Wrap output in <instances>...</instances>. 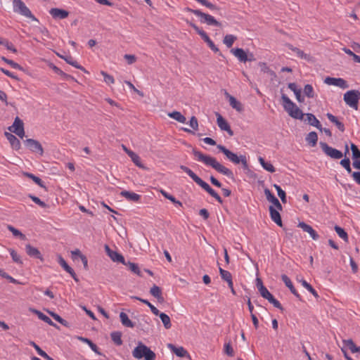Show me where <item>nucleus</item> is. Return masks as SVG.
Returning a JSON list of instances; mask_svg holds the SVG:
<instances>
[{"mask_svg":"<svg viewBox=\"0 0 360 360\" xmlns=\"http://www.w3.org/2000/svg\"><path fill=\"white\" fill-rule=\"evenodd\" d=\"M192 153L198 159V160L202 162L207 166L212 167L216 171L226 176L231 180H235L233 172L229 168L220 164L215 158L205 155L200 151L197 150L195 148H193Z\"/></svg>","mask_w":360,"mask_h":360,"instance_id":"obj_1","label":"nucleus"},{"mask_svg":"<svg viewBox=\"0 0 360 360\" xmlns=\"http://www.w3.org/2000/svg\"><path fill=\"white\" fill-rule=\"evenodd\" d=\"M180 169L186 172L199 186L207 191L212 198H214L219 203L222 204L223 200L219 195L210 187V186L201 179L195 174L190 168L184 165H180Z\"/></svg>","mask_w":360,"mask_h":360,"instance_id":"obj_2","label":"nucleus"},{"mask_svg":"<svg viewBox=\"0 0 360 360\" xmlns=\"http://www.w3.org/2000/svg\"><path fill=\"white\" fill-rule=\"evenodd\" d=\"M281 99L283 101V106L288 115L297 120H302L304 113L285 94H282Z\"/></svg>","mask_w":360,"mask_h":360,"instance_id":"obj_3","label":"nucleus"},{"mask_svg":"<svg viewBox=\"0 0 360 360\" xmlns=\"http://www.w3.org/2000/svg\"><path fill=\"white\" fill-rule=\"evenodd\" d=\"M132 355L135 359L145 360H155L156 354L148 347L141 342H139L138 345L134 349Z\"/></svg>","mask_w":360,"mask_h":360,"instance_id":"obj_4","label":"nucleus"},{"mask_svg":"<svg viewBox=\"0 0 360 360\" xmlns=\"http://www.w3.org/2000/svg\"><path fill=\"white\" fill-rule=\"evenodd\" d=\"M343 99L347 105L354 110H357L359 100L360 99V91L358 90H349L344 94Z\"/></svg>","mask_w":360,"mask_h":360,"instance_id":"obj_5","label":"nucleus"},{"mask_svg":"<svg viewBox=\"0 0 360 360\" xmlns=\"http://www.w3.org/2000/svg\"><path fill=\"white\" fill-rule=\"evenodd\" d=\"M13 11L18 13L22 15L32 19L33 21L38 22L39 20L32 15L30 10L26 6L22 0H13Z\"/></svg>","mask_w":360,"mask_h":360,"instance_id":"obj_6","label":"nucleus"},{"mask_svg":"<svg viewBox=\"0 0 360 360\" xmlns=\"http://www.w3.org/2000/svg\"><path fill=\"white\" fill-rule=\"evenodd\" d=\"M319 146L324 153L333 159L339 160L343 156V154L340 150L329 146L325 142L321 141L319 143Z\"/></svg>","mask_w":360,"mask_h":360,"instance_id":"obj_7","label":"nucleus"},{"mask_svg":"<svg viewBox=\"0 0 360 360\" xmlns=\"http://www.w3.org/2000/svg\"><path fill=\"white\" fill-rule=\"evenodd\" d=\"M259 294L261 296L267 300L271 304L274 305V307L278 309L281 311L284 310L283 307H282L281 304L278 301L273 295L268 290V289L264 287V288H262L260 290H259Z\"/></svg>","mask_w":360,"mask_h":360,"instance_id":"obj_8","label":"nucleus"},{"mask_svg":"<svg viewBox=\"0 0 360 360\" xmlns=\"http://www.w3.org/2000/svg\"><path fill=\"white\" fill-rule=\"evenodd\" d=\"M25 146L32 153H37L40 155H43L44 149L41 144L39 141L33 139H27L24 140Z\"/></svg>","mask_w":360,"mask_h":360,"instance_id":"obj_9","label":"nucleus"},{"mask_svg":"<svg viewBox=\"0 0 360 360\" xmlns=\"http://www.w3.org/2000/svg\"><path fill=\"white\" fill-rule=\"evenodd\" d=\"M217 148L220 152L224 153L226 158L229 159L231 162L236 165L240 164V155L238 156L236 153H234L222 145H217Z\"/></svg>","mask_w":360,"mask_h":360,"instance_id":"obj_10","label":"nucleus"},{"mask_svg":"<svg viewBox=\"0 0 360 360\" xmlns=\"http://www.w3.org/2000/svg\"><path fill=\"white\" fill-rule=\"evenodd\" d=\"M324 83H326L328 85H333L338 86L342 89H345L349 87L347 82L342 78L327 77L324 79Z\"/></svg>","mask_w":360,"mask_h":360,"instance_id":"obj_11","label":"nucleus"},{"mask_svg":"<svg viewBox=\"0 0 360 360\" xmlns=\"http://www.w3.org/2000/svg\"><path fill=\"white\" fill-rule=\"evenodd\" d=\"M216 115L217 122L220 129L226 131L231 136H233V131L228 122L219 112H216Z\"/></svg>","mask_w":360,"mask_h":360,"instance_id":"obj_12","label":"nucleus"},{"mask_svg":"<svg viewBox=\"0 0 360 360\" xmlns=\"http://www.w3.org/2000/svg\"><path fill=\"white\" fill-rule=\"evenodd\" d=\"M105 250L108 256L115 262L125 264L124 257L119 252L112 250L108 245H105Z\"/></svg>","mask_w":360,"mask_h":360,"instance_id":"obj_13","label":"nucleus"},{"mask_svg":"<svg viewBox=\"0 0 360 360\" xmlns=\"http://www.w3.org/2000/svg\"><path fill=\"white\" fill-rule=\"evenodd\" d=\"M200 18V22L202 23H206L208 25H214L217 27H220L221 23L217 21L214 18L209 14L203 13L200 11V13L198 15Z\"/></svg>","mask_w":360,"mask_h":360,"instance_id":"obj_14","label":"nucleus"},{"mask_svg":"<svg viewBox=\"0 0 360 360\" xmlns=\"http://www.w3.org/2000/svg\"><path fill=\"white\" fill-rule=\"evenodd\" d=\"M266 200L271 202L278 210H282L283 207L278 198L267 188L264 190Z\"/></svg>","mask_w":360,"mask_h":360,"instance_id":"obj_15","label":"nucleus"},{"mask_svg":"<svg viewBox=\"0 0 360 360\" xmlns=\"http://www.w3.org/2000/svg\"><path fill=\"white\" fill-rule=\"evenodd\" d=\"M58 262L60 265L72 276V278L76 281L79 282V278H77L75 271L68 264L65 260L63 258L61 255H58Z\"/></svg>","mask_w":360,"mask_h":360,"instance_id":"obj_16","label":"nucleus"},{"mask_svg":"<svg viewBox=\"0 0 360 360\" xmlns=\"http://www.w3.org/2000/svg\"><path fill=\"white\" fill-rule=\"evenodd\" d=\"M297 226L301 228L304 232L308 233L313 240H316L319 238V235L316 232V231L314 230L310 225L304 223V221L299 222Z\"/></svg>","mask_w":360,"mask_h":360,"instance_id":"obj_17","label":"nucleus"},{"mask_svg":"<svg viewBox=\"0 0 360 360\" xmlns=\"http://www.w3.org/2000/svg\"><path fill=\"white\" fill-rule=\"evenodd\" d=\"M168 348L179 357H188L191 359L190 354L183 347H176L173 344H168Z\"/></svg>","mask_w":360,"mask_h":360,"instance_id":"obj_18","label":"nucleus"},{"mask_svg":"<svg viewBox=\"0 0 360 360\" xmlns=\"http://www.w3.org/2000/svg\"><path fill=\"white\" fill-rule=\"evenodd\" d=\"M281 279L282 281H283V283H285V285H286V287H288L289 288V290H290V292L297 297L299 299V300H302V297L300 296V295L297 292V291L296 290V289L295 288L292 281H290V279L288 278V276L285 274H282L281 275Z\"/></svg>","mask_w":360,"mask_h":360,"instance_id":"obj_19","label":"nucleus"},{"mask_svg":"<svg viewBox=\"0 0 360 360\" xmlns=\"http://www.w3.org/2000/svg\"><path fill=\"white\" fill-rule=\"evenodd\" d=\"M25 251H26V253L30 257L39 259L41 261L44 260L40 251L37 248L32 246L30 244H27L25 245Z\"/></svg>","mask_w":360,"mask_h":360,"instance_id":"obj_20","label":"nucleus"},{"mask_svg":"<svg viewBox=\"0 0 360 360\" xmlns=\"http://www.w3.org/2000/svg\"><path fill=\"white\" fill-rule=\"evenodd\" d=\"M50 14L55 19H65L68 15L69 12L61 8H53L49 11Z\"/></svg>","mask_w":360,"mask_h":360,"instance_id":"obj_21","label":"nucleus"},{"mask_svg":"<svg viewBox=\"0 0 360 360\" xmlns=\"http://www.w3.org/2000/svg\"><path fill=\"white\" fill-rule=\"evenodd\" d=\"M231 53L241 63L247 62V52L242 48L231 49Z\"/></svg>","mask_w":360,"mask_h":360,"instance_id":"obj_22","label":"nucleus"},{"mask_svg":"<svg viewBox=\"0 0 360 360\" xmlns=\"http://www.w3.org/2000/svg\"><path fill=\"white\" fill-rule=\"evenodd\" d=\"M269 209L271 220L274 221L278 226L283 227L281 216L278 211L276 210L272 205L269 206Z\"/></svg>","mask_w":360,"mask_h":360,"instance_id":"obj_23","label":"nucleus"},{"mask_svg":"<svg viewBox=\"0 0 360 360\" xmlns=\"http://www.w3.org/2000/svg\"><path fill=\"white\" fill-rule=\"evenodd\" d=\"M286 46L290 50L295 53L298 58L304 59L307 61L311 60V56L309 54L305 53L303 51L300 50L297 47L293 46L290 44H287Z\"/></svg>","mask_w":360,"mask_h":360,"instance_id":"obj_24","label":"nucleus"},{"mask_svg":"<svg viewBox=\"0 0 360 360\" xmlns=\"http://www.w3.org/2000/svg\"><path fill=\"white\" fill-rule=\"evenodd\" d=\"M186 22H187V24H188L191 27H193L195 30V32L201 37V38L206 43H207L210 40V38L209 37L207 34L203 30H202L201 28L198 27L195 23L192 22L188 20H186Z\"/></svg>","mask_w":360,"mask_h":360,"instance_id":"obj_25","label":"nucleus"},{"mask_svg":"<svg viewBox=\"0 0 360 360\" xmlns=\"http://www.w3.org/2000/svg\"><path fill=\"white\" fill-rule=\"evenodd\" d=\"M5 136L11 143L13 149L18 150L21 147V143L19 139H18L13 134L5 132Z\"/></svg>","mask_w":360,"mask_h":360,"instance_id":"obj_26","label":"nucleus"},{"mask_svg":"<svg viewBox=\"0 0 360 360\" xmlns=\"http://www.w3.org/2000/svg\"><path fill=\"white\" fill-rule=\"evenodd\" d=\"M350 148L352 153V159L354 160L352 165L355 169H357V167L355 166V162L360 163V150L353 143H351Z\"/></svg>","mask_w":360,"mask_h":360,"instance_id":"obj_27","label":"nucleus"},{"mask_svg":"<svg viewBox=\"0 0 360 360\" xmlns=\"http://www.w3.org/2000/svg\"><path fill=\"white\" fill-rule=\"evenodd\" d=\"M120 195L131 202H138L141 198L140 195L129 191H122L120 192Z\"/></svg>","mask_w":360,"mask_h":360,"instance_id":"obj_28","label":"nucleus"},{"mask_svg":"<svg viewBox=\"0 0 360 360\" xmlns=\"http://www.w3.org/2000/svg\"><path fill=\"white\" fill-rule=\"evenodd\" d=\"M308 124L315 127L319 131H322V126L319 120L311 113L305 114Z\"/></svg>","mask_w":360,"mask_h":360,"instance_id":"obj_29","label":"nucleus"},{"mask_svg":"<svg viewBox=\"0 0 360 360\" xmlns=\"http://www.w3.org/2000/svg\"><path fill=\"white\" fill-rule=\"evenodd\" d=\"M326 116H327L328 119L331 122H333L340 131H342V132L345 131V128L344 124L342 122L339 121L338 119L335 115H333V114H331L330 112H328L326 114Z\"/></svg>","mask_w":360,"mask_h":360,"instance_id":"obj_30","label":"nucleus"},{"mask_svg":"<svg viewBox=\"0 0 360 360\" xmlns=\"http://www.w3.org/2000/svg\"><path fill=\"white\" fill-rule=\"evenodd\" d=\"M31 311L32 312H34V314H36L38 316V318L39 319L44 321V322H46L49 325H50L51 326H53V327H56V328L58 327L56 323H54L49 316H47L46 315H45L44 314L41 312L40 311H39L37 309H31Z\"/></svg>","mask_w":360,"mask_h":360,"instance_id":"obj_31","label":"nucleus"},{"mask_svg":"<svg viewBox=\"0 0 360 360\" xmlns=\"http://www.w3.org/2000/svg\"><path fill=\"white\" fill-rule=\"evenodd\" d=\"M21 129H24V123L22 120H20L18 117H16L14 120L13 125L9 127L8 129L15 134L18 132V130H21Z\"/></svg>","mask_w":360,"mask_h":360,"instance_id":"obj_32","label":"nucleus"},{"mask_svg":"<svg viewBox=\"0 0 360 360\" xmlns=\"http://www.w3.org/2000/svg\"><path fill=\"white\" fill-rule=\"evenodd\" d=\"M120 319L122 324L125 327L129 328H134L135 326V324L133 321H131L127 314L124 312H120Z\"/></svg>","mask_w":360,"mask_h":360,"instance_id":"obj_33","label":"nucleus"},{"mask_svg":"<svg viewBox=\"0 0 360 360\" xmlns=\"http://www.w3.org/2000/svg\"><path fill=\"white\" fill-rule=\"evenodd\" d=\"M78 340L84 343H86L90 348L97 354L101 355L102 354L99 352L98 347L94 344L90 339L84 337H78Z\"/></svg>","mask_w":360,"mask_h":360,"instance_id":"obj_34","label":"nucleus"},{"mask_svg":"<svg viewBox=\"0 0 360 360\" xmlns=\"http://www.w3.org/2000/svg\"><path fill=\"white\" fill-rule=\"evenodd\" d=\"M306 141L307 143L311 146L314 147L318 141V135L316 132L315 131H311L309 132L307 136L305 138Z\"/></svg>","mask_w":360,"mask_h":360,"instance_id":"obj_35","label":"nucleus"},{"mask_svg":"<svg viewBox=\"0 0 360 360\" xmlns=\"http://www.w3.org/2000/svg\"><path fill=\"white\" fill-rule=\"evenodd\" d=\"M157 316H159L160 319H161V321H162V323L164 325V327L166 329L171 328L172 323H171L170 318H169V316L167 314H166L165 313L160 312V311H158V314Z\"/></svg>","mask_w":360,"mask_h":360,"instance_id":"obj_36","label":"nucleus"},{"mask_svg":"<svg viewBox=\"0 0 360 360\" xmlns=\"http://www.w3.org/2000/svg\"><path fill=\"white\" fill-rule=\"evenodd\" d=\"M64 60L69 65L79 70H81L84 72L89 73L88 71H86L84 67L80 65L76 60H75L71 56H66L65 58H64Z\"/></svg>","mask_w":360,"mask_h":360,"instance_id":"obj_37","label":"nucleus"},{"mask_svg":"<svg viewBox=\"0 0 360 360\" xmlns=\"http://www.w3.org/2000/svg\"><path fill=\"white\" fill-rule=\"evenodd\" d=\"M342 342L345 347L348 348L352 353L359 352L358 346L355 345L352 339L344 340Z\"/></svg>","mask_w":360,"mask_h":360,"instance_id":"obj_38","label":"nucleus"},{"mask_svg":"<svg viewBox=\"0 0 360 360\" xmlns=\"http://www.w3.org/2000/svg\"><path fill=\"white\" fill-rule=\"evenodd\" d=\"M168 116L180 123L186 122V117L179 111H173L172 112L168 113Z\"/></svg>","mask_w":360,"mask_h":360,"instance_id":"obj_39","label":"nucleus"},{"mask_svg":"<svg viewBox=\"0 0 360 360\" xmlns=\"http://www.w3.org/2000/svg\"><path fill=\"white\" fill-rule=\"evenodd\" d=\"M229 101L230 105L238 112H242L243 110L242 103L240 101H237L235 97L230 96V100H229Z\"/></svg>","mask_w":360,"mask_h":360,"instance_id":"obj_40","label":"nucleus"},{"mask_svg":"<svg viewBox=\"0 0 360 360\" xmlns=\"http://www.w3.org/2000/svg\"><path fill=\"white\" fill-rule=\"evenodd\" d=\"M47 312L50 314V316L54 319L56 321L62 324L63 326L65 327H70V323L68 321L60 317L58 314L48 310Z\"/></svg>","mask_w":360,"mask_h":360,"instance_id":"obj_41","label":"nucleus"},{"mask_svg":"<svg viewBox=\"0 0 360 360\" xmlns=\"http://www.w3.org/2000/svg\"><path fill=\"white\" fill-rule=\"evenodd\" d=\"M258 160L265 170L271 173L276 171L275 167L270 162H266L263 158L259 157Z\"/></svg>","mask_w":360,"mask_h":360,"instance_id":"obj_42","label":"nucleus"},{"mask_svg":"<svg viewBox=\"0 0 360 360\" xmlns=\"http://www.w3.org/2000/svg\"><path fill=\"white\" fill-rule=\"evenodd\" d=\"M110 337L113 342L116 345H122V333L120 331H114L111 333Z\"/></svg>","mask_w":360,"mask_h":360,"instance_id":"obj_43","label":"nucleus"},{"mask_svg":"<svg viewBox=\"0 0 360 360\" xmlns=\"http://www.w3.org/2000/svg\"><path fill=\"white\" fill-rule=\"evenodd\" d=\"M129 156L131 158V161L137 167H139L140 168H142V169H145L146 168L144 167V165L142 164V162L141 161V159H140V157L136 153H135L134 151H132L131 153H129Z\"/></svg>","mask_w":360,"mask_h":360,"instance_id":"obj_44","label":"nucleus"},{"mask_svg":"<svg viewBox=\"0 0 360 360\" xmlns=\"http://www.w3.org/2000/svg\"><path fill=\"white\" fill-rule=\"evenodd\" d=\"M7 229L13 233V235L15 237H18L20 239L23 240L26 239L25 235L23 234L21 231H20L18 229L13 227V226L7 225Z\"/></svg>","mask_w":360,"mask_h":360,"instance_id":"obj_45","label":"nucleus"},{"mask_svg":"<svg viewBox=\"0 0 360 360\" xmlns=\"http://www.w3.org/2000/svg\"><path fill=\"white\" fill-rule=\"evenodd\" d=\"M126 266H127L129 269V270L133 272L134 274L139 276H141V272L140 271V269L139 267V265L136 263H133V262H125V264Z\"/></svg>","mask_w":360,"mask_h":360,"instance_id":"obj_46","label":"nucleus"},{"mask_svg":"<svg viewBox=\"0 0 360 360\" xmlns=\"http://www.w3.org/2000/svg\"><path fill=\"white\" fill-rule=\"evenodd\" d=\"M160 193L166 199L170 200L174 204L178 205L179 206H181V207L182 206V203L179 200H176L173 195L168 193L165 190H161Z\"/></svg>","mask_w":360,"mask_h":360,"instance_id":"obj_47","label":"nucleus"},{"mask_svg":"<svg viewBox=\"0 0 360 360\" xmlns=\"http://www.w3.org/2000/svg\"><path fill=\"white\" fill-rule=\"evenodd\" d=\"M236 39L237 37L236 36L232 34H226L224 37L223 42L228 48H231Z\"/></svg>","mask_w":360,"mask_h":360,"instance_id":"obj_48","label":"nucleus"},{"mask_svg":"<svg viewBox=\"0 0 360 360\" xmlns=\"http://www.w3.org/2000/svg\"><path fill=\"white\" fill-rule=\"evenodd\" d=\"M334 229L337 234L342 238L345 242L348 241V235L347 233L345 231L344 229L341 228L340 226L335 225L334 227Z\"/></svg>","mask_w":360,"mask_h":360,"instance_id":"obj_49","label":"nucleus"},{"mask_svg":"<svg viewBox=\"0 0 360 360\" xmlns=\"http://www.w3.org/2000/svg\"><path fill=\"white\" fill-rule=\"evenodd\" d=\"M25 176L29 177L30 179H31L35 184H37V185H39L40 187L41 188H46L44 184V182L42 181V180L34 175L33 174H31V173H28V172H25L24 173Z\"/></svg>","mask_w":360,"mask_h":360,"instance_id":"obj_50","label":"nucleus"},{"mask_svg":"<svg viewBox=\"0 0 360 360\" xmlns=\"http://www.w3.org/2000/svg\"><path fill=\"white\" fill-rule=\"evenodd\" d=\"M302 285L308 290L316 298H318L319 296L315 289L305 280L302 279L300 281Z\"/></svg>","mask_w":360,"mask_h":360,"instance_id":"obj_51","label":"nucleus"},{"mask_svg":"<svg viewBox=\"0 0 360 360\" xmlns=\"http://www.w3.org/2000/svg\"><path fill=\"white\" fill-rule=\"evenodd\" d=\"M259 65L261 67V71L268 73L270 76H271L274 78L276 77V74L274 71L271 70L266 65V63L260 62L259 63Z\"/></svg>","mask_w":360,"mask_h":360,"instance_id":"obj_52","label":"nucleus"},{"mask_svg":"<svg viewBox=\"0 0 360 360\" xmlns=\"http://www.w3.org/2000/svg\"><path fill=\"white\" fill-rule=\"evenodd\" d=\"M0 44L4 45L8 50L12 51L13 53H17L18 51L13 44L8 41L7 39L0 38Z\"/></svg>","mask_w":360,"mask_h":360,"instance_id":"obj_53","label":"nucleus"},{"mask_svg":"<svg viewBox=\"0 0 360 360\" xmlns=\"http://www.w3.org/2000/svg\"><path fill=\"white\" fill-rule=\"evenodd\" d=\"M28 197L30 199H32V200L34 203H36L37 205H38L39 206H40L42 208H46V207H49V205L47 204H46L44 201L41 200L38 197H37V196H35L34 195L29 194Z\"/></svg>","mask_w":360,"mask_h":360,"instance_id":"obj_54","label":"nucleus"},{"mask_svg":"<svg viewBox=\"0 0 360 360\" xmlns=\"http://www.w3.org/2000/svg\"><path fill=\"white\" fill-rule=\"evenodd\" d=\"M304 94L308 98L315 96L313 86L311 84H306L304 87Z\"/></svg>","mask_w":360,"mask_h":360,"instance_id":"obj_55","label":"nucleus"},{"mask_svg":"<svg viewBox=\"0 0 360 360\" xmlns=\"http://www.w3.org/2000/svg\"><path fill=\"white\" fill-rule=\"evenodd\" d=\"M219 271L224 281H227L232 279L231 274L229 271L223 269L220 266L219 267Z\"/></svg>","mask_w":360,"mask_h":360,"instance_id":"obj_56","label":"nucleus"},{"mask_svg":"<svg viewBox=\"0 0 360 360\" xmlns=\"http://www.w3.org/2000/svg\"><path fill=\"white\" fill-rule=\"evenodd\" d=\"M340 164L347 170L348 173L352 172V168L350 167V160L348 158H345L340 160Z\"/></svg>","mask_w":360,"mask_h":360,"instance_id":"obj_57","label":"nucleus"},{"mask_svg":"<svg viewBox=\"0 0 360 360\" xmlns=\"http://www.w3.org/2000/svg\"><path fill=\"white\" fill-rule=\"evenodd\" d=\"M12 257V259L14 262L17 264H22V261L21 260L20 256L18 255V253L13 249L8 250Z\"/></svg>","mask_w":360,"mask_h":360,"instance_id":"obj_58","label":"nucleus"},{"mask_svg":"<svg viewBox=\"0 0 360 360\" xmlns=\"http://www.w3.org/2000/svg\"><path fill=\"white\" fill-rule=\"evenodd\" d=\"M207 46L210 48L212 51H213L214 53H218L219 55L224 59H226L225 56L219 52V49L217 47V46L214 44V42L210 39L207 43Z\"/></svg>","mask_w":360,"mask_h":360,"instance_id":"obj_59","label":"nucleus"},{"mask_svg":"<svg viewBox=\"0 0 360 360\" xmlns=\"http://www.w3.org/2000/svg\"><path fill=\"white\" fill-rule=\"evenodd\" d=\"M150 293L155 297L162 294V290L159 286L154 284L150 290Z\"/></svg>","mask_w":360,"mask_h":360,"instance_id":"obj_60","label":"nucleus"},{"mask_svg":"<svg viewBox=\"0 0 360 360\" xmlns=\"http://www.w3.org/2000/svg\"><path fill=\"white\" fill-rule=\"evenodd\" d=\"M224 353L229 356H233L234 351L230 342L224 345Z\"/></svg>","mask_w":360,"mask_h":360,"instance_id":"obj_61","label":"nucleus"},{"mask_svg":"<svg viewBox=\"0 0 360 360\" xmlns=\"http://www.w3.org/2000/svg\"><path fill=\"white\" fill-rule=\"evenodd\" d=\"M101 75L103 76L104 81L105 83L110 84H113L115 82V79L112 76L108 75L104 71H101Z\"/></svg>","mask_w":360,"mask_h":360,"instance_id":"obj_62","label":"nucleus"},{"mask_svg":"<svg viewBox=\"0 0 360 360\" xmlns=\"http://www.w3.org/2000/svg\"><path fill=\"white\" fill-rule=\"evenodd\" d=\"M141 302L146 304L148 307H149L153 312V314L158 315V309L154 307L150 302H148L147 300H141Z\"/></svg>","mask_w":360,"mask_h":360,"instance_id":"obj_63","label":"nucleus"},{"mask_svg":"<svg viewBox=\"0 0 360 360\" xmlns=\"http://www.w3.org/2000/svg\"><path fill=\"white\" fill-rule=\"evenodd\" d=\"M189 125L193 130H198V119L195 116H192L189 121Z\"/></svg>","mask_w":360,"mask_h":360,"instance_id":"obj_64","label":"nucleus"}]
</instances>
